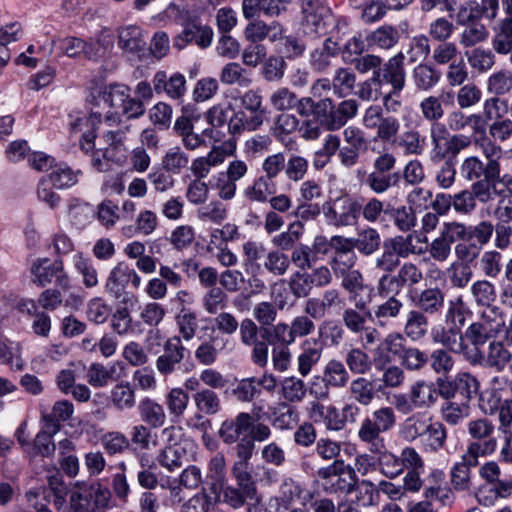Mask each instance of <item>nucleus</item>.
Here are the masks:
<instances>
[{
  "mask_svg": "<svg viewBox=\"0 0 512 512\" xmlns=\"http://www.w3.org/2000/svg\"><path fill=\"white\" fill-rule=\"evenodd\" d=\"M274 193V183L259 176L243 190L244 198L251 203H266Z\"/></svg>",
  "mask_w": 512,
  "mask_h": 512,
  "instance_id": "43",
  "label": "nucleus"
},
{
  "mask_svg": "<svg viewBox=\"0 0 512 512\" xmlns=\"http://www.w3.org/2000/svg\"><path fill=\"white\" fill-rule=\"evenodd\" d=\"M116 368L114 365L106 367L100 363H93L87 370V381L94 388H102L107 386L114 380Z\"/></svg>",
  "mask_w": 512,
  "mask_h": 512,
  "instance_id": "63",
  "label": "nucleus"
},
{
  "mask_svg": "<svg viewBox=\"0 0 512 512\" xmlns=\"http://www.w3.org/2000/svg\"><path fill=\"white\" fill-rule=\"evenodd\" d=\"M62 263L60 260L51 262L48 258L38 259L31 268L33 282L42 287L50 284L57 272H60Z\"/></svg>",
  "mask_w": 512,
  "mask_h": 512,
  "instance_id": "39",
  "label": "nucleus"
},
{
  "mask_svg": "<svg viewBox=\"0 0 512 512\" xmlns=\"http://www.w3.org/2000/svg\"><path fill=\"white\" fill-rule=\"evenodd\" d=\"M432 419L421 413L413 414L402 423L400 436L408 442H413L418 438L421 439Z\"/></svg>",
  "mask_w": 512,
  "mask_h": 512,
  "instance_id": "38",
  "label": "nucleus"
},
{
  "mask_svg": "<svg viewBox=\"0 0 512 512\" xmlns=\"http://www.w3.org/2000/svg\"><path fill=\"white\" fill-rule=\"evenodd\" d=\"M404 58V54L399 52L391 57L385 64H381L379 69L375 70L373 73L383 85L390 84L391 88L403 90L406 83Z\"/></svg>",
  "mask_w": 512,
  "mask_h": 512,
  "instance_id": "12",
  "label": "nucleus"
},
{
  "mask_svg": "<svg viewBox=\"0 0 512 512\" xmlns=\"http://www.w3.org/2000/svg\"><path fill=\"white\" fill-rule=\"evenodd\" d=\"M152 83L157 94L165 92L172 99H181L186 93V78L179 72L168 78L166 72L158 71L155 73Z\"/></svg>",
  "mask_w": 512,
  "mask_h": 512,
  "instance_id": "16",
  "label": "nucleus"
},
{
  "mask_svg": "<svg viewBox=\"0 0 512 512\" xmlns=\"http://www.w3.org/2000/svg\"><path fill=\"white\" fill-rule=\"evenodd\" d=\"M129 91V88L125 85H109L99 91L97 97H95L97 106L108 109L105 120L110 126L119 123L121 116L137 118L144 113L143 103L132 98Z\"/></svg>",
  "mask_w": 512,
  "mask_h": 512,
  "instance_id": "1",
  "label": "nucleus"
},
{
  "mask_svg": "<svg viewBox=\"0 0 512 512\" xmlns=\"http://www.w3.org/2000/svg\"><path fill=\"white\" fill-rule=\"evenodd\" d=\"M512 496V478H501L491 488L479 489L477 493L478 502L484 506H493L495 502L501 498H509Z\"/></svg>",
  "mask_w": 512,
  "mask_h": 512,
  "instance_id": "32",
  "label": "nucleus"
},
{
  "mask_svg": "<svg viewBox=\"0 0 512 512\" xmlns=\"http://www.w3.org/2000/svg\"><path fill=\"white\" fill-rule=\"evenodd\" d=\"M189 164V156L179 146L169 148L162 158V167L167 172L179 174Z\"/></svg>",
  "mask_w": 512,
  "mask_h": 512,
  "instance_id": "59",
  "label": "nucleus"
},
{
  "mask_svg": "<svg viewBox=\"0 0 512 512\" xmlns=\"http://www.w3.org/2000/svg\"><path fill=\"white\" fill-rule=\"evenodd\" d=\"M304 232V226L301 222L296 221L289 224L288 229L275 235L271 242L277 247V250L285 251L294 248L295 243L301 238Z\"/></svg>",
  "mask_w": 512,
  "mask_h": 512,
  "instance_id": "56",
  "label": "nucleus"
},
{
  "mask_svg": "<svg viewBox=\"0 0 512 512\" xmlns=\"http://www.w3.org/2000/svg\"><path fill=\"white\" fill-rule=\"evenodd\" d=\"M409 393L418 409L429 408L438 400V391L435 384L431 381L418 380L414 382Z\"/></svg>",
  "mask_w": 512,
  "mask_h": 512,
  "instance_id": "28",
  "label": "nucleus"
},
{
  "mask_svg": "<svg viewBox=\"0 0 512 512\" xmlns=\"http://www.w3.org/2000/svg\"><path fill=\"white\" fill-rule=\"evenodd\" d=\"M286 0H243L242 12L246 19L259 16L276 17L286 10Z\"/></svg>",
  "mask_w": 512,
  "mask_h": 512,
  "instance_id": "22",
  "label": "nucleus"
},
{
  "mask_svg": "<svg viewBox=\"0 0 512 512\" xmlns=\"http://www.w3.org/2000/svg\"><path fill=\"white\" fill-rule=\"evenodd\" d=\"M147 424H137L131 428V442L141 450H151L158 445V435Z\"/></svg>",
  "mask_w": 512,
  "mask_h": 512,
  "instance_id": "55",
  "label": "nucleus"
},
{
  "mask_svg": "<svg viewBox=\"0 0 512 512\" xmlns=\"http://www.w3.org/2000/svg\"><path fill=\"white\" fill-rule=\"evenodd\" d=\"M193 447V443L187 442L184 443L183 447H162L155 459L162 468L168 472H174L188 461L187 452Z\"/></svg>",
  "mask_w": 512,
  "mask_h": 512,
  "instance_id": "24",
  "label": "nucleus"
},
{
  "mask_svg": "<svg viewBox=\"0 0 512 512\" xmlns=\"http://www.w3.org/2000/svg\"><path fill=\"white\" fill-rule=\"evenodd\" d=\"M197 410L205 415H214L221 410V400L211 389H201L193 395Z\"/></svg>",
  "mask_w": 512,
  "mask_h": 512,
  "instance_id": "52",
  "label": "nucleus"
},
{
  "mask_svg": "<svg viewBox=\"0 0 512 512\" xmlns=\"http://www.w3.org/2000/svg\"><path fill=\"white\" fill-rule=\"evenodd\" d=\"M396 423V416L391 407H381L367 415L360 423L357 436L370 452L383 451L386 444L383 433L391 430Z\"/></svg>",
  "mask_w": 512,
  "mask_h": 512,
  "instance_id": "2",
  "label": "nucleus"
},
{
  "mask_svg": "<svg viewBox=\"0 0 512 512\" xmlns=\"http://www.w3.org/2000/svg\"><path fill=\"white\" fill-rule=\"evenodd\" d=\"M135 289L141 285V277L124 261L118 262L109 272L105 281V291L119 299L129 284Z\"/></svg>",
  "mask_w": 512,
  "mask_h": 512,
  "instance_id": "8",
  "label": "nucleus"
},
{
  "mask_svg": "<svg viewBox=\"0 0 512 512\" xmlns=\"http://www.w3.org/2000/svg\"><path fill=\"white\" fill-rule=\"evenodd\" d=\"M460 175L468 182H476L483 179L497 178L498 174L493 170V164L483 162L478 156L472 155L464 158L460 164Z\"/></svg>",
  "mask_w": 512,
  "mask_h": 512,
  "instance_id": "21",
  "label": "nucleus"
},
{
  "mask_svg": "<svg viewBox=\"0 0 512 512\" xmlns=\"http://www.w3.org/2000/svg\"><path fill=\"white\" fill-rule=\"evenodd\" d=\"M267 110H246L236 111L228 122V131L231 135H240L244 131L253 132L263 125L267 118Z\"/></svg>",
  "mask_w": 512,
  "mask_h": 512,
  "instance_id": "13",
  "label": "nucleus"
},
{
  "mask_svg": "<svg viewBox=\"0 0 512 512\" xmlns=\"http://www.w3.org/2000/svg\"><path fill=\"white\" fill-rule=\"evenodd\" d=\"M169 414L175 418L183 416L189 404V395L183 388L174 387L165 396Z\"/></svg>",
  "mask_w": 512,
  "mask_h": 512,
  "instance_id": "62",
  "label": "nucleus"
},
{
  "mask_svg": "<svg viewBox=\"0 0 512 512\" xmlns=\"http://www.w3.org/2000/svg\"><path fill=\"white\" fill-rule=\"evenodd\" d=\"M128 129L129 127L125 126L124 128H120L116 131L109 130L102 135L101 141H103L104 146L98 150L94 149L91 151V163L96 170H106L107 164L105 161H110L119 165L126 161L127 147L125 142L126 132Z\"/></svg>",
  "mask_w": 512,
  "mask_h": 512,
  "instance_id": "4",
  "label": "nucleus"
},
{
  "mask_svg": "<svg viewBox=\"0 0 512 512\" xmlns=\"http://www.w3.org/2000/svg\"><path fill=\"white\" fill-rule=\"evenodd\" d=\"M118 45L127 52H137L145 45L142 29L136 25H128L118 30Z\"/></svg>",
  "mask_w": 512,
  "mask_h": 512,
  "instance_id": "44",
  "label": "nucleus"
},
{
  "mask_svg": "<svg viewBox=\"0 0 512 512\" xmlns=\"http://www.w3.org/2000/svg\"><path fill=\"white\" fill-rule=\"evenodd\" d=\"M102 123V114L98 111L89 115L78 113L70 115L69 126L72 132L82 133L80 147L85 153H90L95 147V130Z\"/></svg>",
  "mask_w": 512,
  "mask_h": 512,
  "instance_id": "9",
  "label": "nucleus"
},
{
  "mask_svg": "<svg viewBox=\"0 0 512 512\" xmlns=\"http://www.w3.org/2000/svg\"><path fill=\"white\" fill-rule=\"evenodd\" d=\"M470 413V406L467 402L458 403L455 401H446L442 404L440 414L442 420L451 426L461 424Z\"/></svg>",
  "mask_w": 512,
  "mask_h": 512,
  "instance_id": "51",
  "label": "nucleus"
},
{
  "mask_svg": "<svg viewBox=\"0 0 512 512\" xmlns=\"http://www.w3.org/2000/svg\"><path fill=\"white\" fill-rule=\"evenodd\" d=\"M60 430V425H56L53 421L44 424L34 439L35 454L43 457L51 456L55 451L53 436Z\"/></svg>",
  "mask_w": 512,
  "mask_h": 512,
  "instance_id": "46",
  "label": "nucleus"
},
{
  "mask_svg": "<svg viewBox=\"0 0 512 512\" xmlns=\"http://www.w3.org/2000/svg\"><path fill=\"white\" fill-rule=\"evenodd\" d=\"M404 342L405 339L400 333L388 334L377 347L374 354V361L381 364L390 362L391 359L389 354L401 357L406 349Z\"/></svg>",
  "mask_w": 512,
  "mask_h": 512,
  "instance_id": "29",
  "label": "nucleus"
},
{
  "mask_svg": "<svg viewBox=\"0 0 512 512\" xmlns=\"http://www.w3.org/2000/svg\"><path fill=\"white\" fill-rule=\"evenodd\" d=\"M431 340L434 344H440L454 353H465L466 346L463 344V335L460 327L436 325L430 331Z\"/></svg>",
  "mask_w": 512,
  "mask_h": 512,
  "instance_id": "19",
  "label": "nucleus"
},
{
  "mask_svg": "<svg viewBox=\"0 0 512 512\" xmlns=\"http://www.w3.org/2000/svg\"><path fill=\"white\" fill-rule=\"evenodd\" d=\"M302 14L301 29L312 37L324 35L333 21L330 9L315 0L303 1Z\"/></svg>",
  "mask_w": 512,
  "mask_h": 512,
  "instance_id": "7",
  "label": "nucleus"
},
{
  "mask_svg": "<svg viewBox=\"0 0 512 512\" xmlns=\"http://www.w3.org/2000/svg\"><path fill=\"white\" fill-rule=\"evenodd\" d=\"M400 39L397 28L390 25H383L366 36L369 47L388 50L393 48Z\"/></svg>",
  "mask_w": 512,
  "mask_h": 512,
  "instance_id": "36",
  "label": "nucleus"
},
{
  "mask_svg": "<svg viewBox=\"0 0 512 512\" xmlns=\"http://www.w3.org/2000/svg\"><path fill=\"white\" fill-rule=\"evenodd\" d=\"M323 353L321 343L315 339H305L300 344L297 356V371L303 378L307 377L319 363Z\"/></svg>",
  "mask_w": 512,
  "mask_h": 512,
  "instance_id": "17",
  "label": "nucleus"
},
{
  "mask_svg": "<svg viewBox=\"0 0 512 512\" xmlns=\"http://www.w3.org/2000/svg\"><path fill=\"white\" fill-rule=\"evenodd\" d=\"M220 81L225 85L248 87L252 83L250 74L237 62L225 64L219 74Z\"/></svg>",
  "mask_w": 512,
  "mask_h": 512,
  "instance_id": "47",
  "label": "nucleus"
},
{
  "mask_svg": "<svg viewBox=\"0 0 512 512\" xmlns=\"http://www.w3.org/2000/svg\"><path fill=\"white\" fill-rule=\"evenodd\" d=\"M321 379L332 389H340L348 384L350 376L341 361L332 359L323 367Z\"/></svg>",
  "mask_w": 512,
  "mask_h": 512,
  "instance_id": "30",
  "label": "nucleus"
},
{
  "mask_svg": "<svg viewBox=\"0 0 512 512\" xmlns=\"http://www.w3.org/2000/svg\"><path fill=\"white\" fill-rule=\"evenodd\" d=\"M412 301L417 307L416 310L426 315L441 313L445 304V294L438 287L425 288L412 296Z\"/></svg>",
  "mask_w": 512,
  "mask_h": 512,
  "instance_id": "18",
  "label": "nucleus"
},
{
  "mask_svg": "<svg viewBox=\"0 0 512 512\" xmlns=\"http://www.w3.org/2000/svg\"><path fill=\"white\" fill-rule=\"evenodd\" d=\"M447 438L448 431L444 423L432 419L421 438L422 450L426 453H438L445 449Z\"/></svg>",
  "mask_w": 512,
  "mask_h": 512,
  "instance_id": "23",
  "label": "nucleus"
},
{
  "mask_svg": "<svg viewBox=\"0 0 512 512\" xmlns=\"http://www.w3.org/2000/svg\"><path fill=\"white\" fill-rule=\"evenodd\" d=\"M423 280L422 270L412 262H404L397 274H383L377 282V293L381 297L398 294L404 287H413Z\"/></svg>",
  "mask_w": 512,
  "mask_h": 512,
  "instance_id": "6",
  "label": "nucleus"
},
{
  "mask_svg": "<svg viewBox=\"0 0 512 512\" xmlns=\"http://www.w3.org/2000/svg\"><path fill=\"white\" fill-rule=\"evenodd\" d=\"M381 244V237L378 231L368 227L358 232V237L354 238V246L361 254L371 255L376 252Z\"/></svg>",
  "mask_w": 512,
  "mask_h": 512,
  "instance_id": "61",
  "label": "nucleus"
},
{
  "mask_svg": "<svg viewBox=\"0 0 512 512\" xmlns=\"http://www.w3.org/2000/svg\"><path fill=\"white\" fill-rule=\"evenodd\" d=\"M455 390L468 403L479 391V381L475 376L467 372H459L453 379Z\"/></svg>",
  "mask_w": 512,
  "mask_h": 512,
  "instance_id": "64",
  "label": "nucleus"
},
{
  "mask_svg": "<svg viewBox=\"0 0 512 512\" xmlns=\"http://www.w3.org/2000/svg\"><path fill=\"white\" fill-rule=\"evenodd\" d=\"M478 321L485 327L494 338L505 332L506 317L503 310L498 306H488L480 314Z\"/></svg>",
  "mask_w": 512,
  "mask_h": 512,
  "instance_id": "40",
  "label": "nucleus"
},
{
  "mask_svg": "<svg viewBox=\"0 0 512 512\" xmlns=\"http://www.w3.org/2000/svg\"><path fill=\"white\" fill-rule=\"evenodd\" d=\"M263 267L271 275L281 277L289 271L290 259L280 250H271L264 257Z\"/></svg>",
  "mask_w": 512,
  "mask_h": 512,
  "instance_id": "60",
  "label": "nucleus"
},
{
  "mask_svg": "<svg viewBox=\"0 0 512 512\" xmlns=\"http://www.w3.org/2000/svg\"><path fill=\"white\" fill-rule=\"evenodd\" d=\"M320 105L323 106L325 110L322 114L321 125L327 131H337L348 122L345 117L340 114V110L333 104L331 99L326 98L322 100Z\"/></svg>",
  "mask_w": 512,
  "mask_h": 512,
  "instance_id": "58",
  "label": "nucleus"
},
{
  "mask_svg": "<svg viewBox=\"0 0 512 512\" xmlns=\"http://www.w3.org/2000/svg\"><path fill=\"white\" fill-rule=\"evenodd\" d=\"M228 215V210L220 199L210 201L202 205L196 212L198 220L210 222L216 225L221 224Z\"/></svg>",
  "mask_w": 512,
  "mask_h": 512,
  "instance_id": "53",
  "label": "nucleus"
},
{
  "mask_svg": "<svg viewBox=\"0 0 512 512\" xmlns=\"http://www.w3.org/2000/svg\"><path fill=\"white\" fill-rule=\"evenodd\" d=\"M308 417L314 423L324 424L329 431H340L345 427V420L335 406L316 400L310 402Z\"/></svg>",
  "mask_w": 512,
  "mask_h": 512,
  "instance_id": "14",
  "label": "nucleus"
},
{
  "mask_svg": "<svg viewBox=\"0 0 512 512\" xmlns=\"http://www.w3.org/2000/svg\"><path fill=\"white\" fill-rule=\"evenodd\" d=\"M370 319H372V313L362 300L356 302L355 307L345 309L342 314L343 324L355 334L362 332Z\"/></svg>",
  "mask_w": 512,
  "mask_h": 512,
  "instance_id": "25",
  "label": "nucleus"
},
{
  "mask_svg": "<svg viewBox=\"0 0 512 512\" xmlns=\"http://www.w3.org/2000/svg\"><path fill=\"white\" fill-rule=\"evenodd\" d=\"M304 380L296 376L285 377L280 383V396L286 403H300L307 395Z\"/></svg>",
  "mask_w": 512,
  "mask_h": 512,
  "instance_id": "37",
  "label": "nucleus"
},
{
  "mask_svg": "<svg viewBox=\"0 0 512 512\" xmlns=\"http://www.w3.org/2000/svg\"><path fill=\"white\" fill-rule=\"evenodd\" d=\"M429 136L431 142L430 159L432 161L446 160L448 158V141L449 130L443 123L431 124L429 128Z\"/></svg>",
  "mask_w": 512,
  "mask_h": 512,
  "instance_id": "26",
  "label": "nucleus"
},
{
  "mask_svg": "<svg viewBox=\"0 0 512 512\" xmlns=\"http://www.w3.org/2000/svg\"><path fill=\"white\" fill-rule=\"evenodd\" d=\"M227 475L226 458L223 453L214 454L207 463L206 478L211 482L213 492L223 488Z\"/></svg>",
  "mask_w": 512,
  "mask_h": 512,
  "instance_id": "42",
  "label": "nucleus"
},
{
  "mask_svg": "<svg viewBox=\"0 0 512 512\" xmlns=\"http://www.w3.org/2000/svg\"><path fill=\"white\" fill-rule=\"evenodd\" d=\"M244 37L254 44H261L265 39L274 43L284 38V29L279 22L266 23L262 20H254L247 24L244 29Z\"/></svg>",
  "mask_w": 512,
  "mask_h": 512,
  "instance_id": "15",
  "label": "nucleus"
},
{
  "mask_svg": "<svg viewBox=\"0 0 512 512\" xmlns=\"http://www.w3.org/2000/svg\"><path fill=\"white\" fill-rule=\"evenodd\" d=\"M505 341H492L488 346L487 365L497 372H502L512 361V352L506 347Z\"/></svg>",
  "mask_w": 512,
  "mask_h": 512,
  "instance_id": "41",
  "label": "nucleus"
},
{
  "mask_svg": "<svg viewBox=\"0 0 512 512\" xmlns=\"http://www.w3.org/2000/svg\"><path fill=\"white\" fill-rule=\"evenodd\" d=\"M389 297L382 303L374 306L372 310V317L375 318L379 326H385L391 319L397 318L404 307L402 300L395 295L390 294Z\"/></svg>",
  "mask_w": 512,
  "mask_h": 512,
  "instance_id": "33",
  "label": "nucleus"
},
{
  "mask_svg": "<svg viewBox=\"0 0 512 512\" xmlns=\"http://www.w3.org/2000/svg\"><path fill=\"white\" fill-rule=\"evenodd\" d=\"M252 428V415L240 412L234 418L225 419L218 430L219 438L223 443L231 445L249 433Z\"/></svg>",
  "mask_w": 512,
  "mask_h": 512,
  "instance_id": "11",
  "label": "nucleus"
},
{
  "mask_svg": "<svg viewBox=\"0 0 512 512\" xmlns=\"http://www.w3.org/2000/svg\"><path fill=\"white\" fill-rule=\"evenodd\" d=\"M429 327V321L427 315L419 310H410L406 315V321L404 325V334L411 341L417 342L422 340Z\"/></svg>",
  "mask_w": 512,
  "mask_h": 512,
  "instance_id": "31",
  "label": "nucleus"
},
{
  "mask_svg": "<svg viewBox=\"0 0 512 512\" xmlns=\"http://www.w3.org/2000/svg\"><path fill=\"white\" fill-rule=\"evenodd\" d=\"M109 401L119 411L130 410L136 404L135 390L128 381H122L112 387Z\"/></svg>",
  "mask_w": 512,
  "mask_h": 512,
  "instance_id": "34",
  "label": "nucleus"
},
{
  "mask_svg": "<svg viewBox=\"0 0 512 512\" xmlns=\"http://www.w3.org/2000/svg\"><path fill=\"white\" fill-rule=\"evenodd\" d=\"M414 236L408 234L407 236H396L386 240L385 245L395 253V256L400 258H408L410 255H418L422 253V249L413 244Z\"/></svg>",
  "mask_w": 512,
  "mask_h": 512,
  "instance_id": "57",
  "label": "nucleus"
},
{
  "mask_svg": "<svg viewBox=\"0 0 512 512\" xmlns=\"http://www.w3.org/2000/svg\"><path fill=\"white\" fill-rule=\"evenodd\" d=\"M466 339L475 346V352L472 356H469L467 352H465L466 357L471 362H476L478 359L482 357L481 353L478 350L479 346H483L490 338H494L490 335V332L481 325V323L477 320L471 323L465 330Z\"/></svg>",
  "mask_w": 512,
  "mask_h": 512,
  "instance_id": "50",
  "label": "nucleus"
},
{
  "mask_svg": "<svg viewBox=\"0 0 512 512\" xmlns=\"http://www.w3.org/2000/svg\"><path fill=\"white\" fill-rule=\"evenodd\" d=\"M479 457H475V463H470L467 457V451L462 455L461 462L456 463L451 470V482L455 489L463 491L469 488L470 468L478 465Z\"/></svg>",
  "mask_w": 512,
  "mask_h": 512,
  "instance_id": "49",
  "label": "nucleus"
},
{
  "mask_svg": "<svg viewBox=\"0 0 512 512\" xmlns=\"http://www.w3.org/2000/svg\"><path fill=\"white\" fill-rule=\"evenodd\" d=\"M495 431L494 422L486 417L471 419L467 423V433L472 440L466 448L470 463H475V457H487L495 453L498 447Z\"/></svg>",
  "mask_w": 512,
  "mask_h": 512,
  "instance_id": "3",
  "label": "nucleus"
},
{
  "mask_svg": "<svg viewBox=\"0 0 512 512\" xmlns=\"http://www.w3.org/2000/svg\"><path fill=\"white\" fill-rule=\"evenodd\" d=\"M175 321L181 340L190 341L194 338L198 329L196 312L189 308H182L176 315Z\"/></svg>",
  "mask_w": 512,
  "mask_h": 512,
  "instance_id": "54",
  "label": "nucleus"
},
{
  "mask_svg": "<svg viewBox=\"0 0 512 512\" xmlns=\"http://www.w3.org/2000/svg\"><path fill=\"white\" fill-rule=\"evenodd\" d=\"M301 494L300 484L291 477H285L279 486L278 495L270 500V507L274 508V512H288Z\"/></svg>",
  "mask_w": 512,
  "mask_h": 512,
  "instance_id": "20",
  "label": "nucleus"
},
{
  "mask_svg": "<svg viewBox=\"0 0 512 512\" xmlns=\"http://www.w3.org/2000/svg\"><path fill=\"white\" fill-rule=\"evenodd\" d=\"M72 263L77 274L81 276L85 288L92 289L98 286V271L89 257L78 252L72 257Z\"/></svg>",
  "mask_w": 512,
  "mask_h": 512,
  "instance_id": "35",
  "label": "nucleus"
},
{
  "mask_svg": "<svg viewBox=\"0 0 512 512\" xmlns=\"http://www.w3.org/2000/svg\"><path fill=\"white\" fill-rule=\"evenodd\" d=\"M486 89L493 97L509 94L512 91V71L501 69L492 73L487 79Z\"/></svg>",
  "mask_w": 512,
  "mask_h": 512,
  "instance_id": "48",
  "label": "nucleus"
},
{
  "mask_svg": "<svg viewBox=\"0 0 512 512\" xmlns=\"http://www.w3.org/2000/svg\"><path fill=\"white\" fill-rule=\"evenodd\" d=\"M138 410L142 421L152 428H160L166 422L167 416L163 405L152 398H143Z\"/></svg>",
  "mask_w": 512,
  "mask_h": 512,
  "instance_id": "27",
  "label": "nucleus"
},
{
  "mask_svg": "<svg viewBox=\"0 0 512 512\" xmlns=\"http://www.w3.org/2000/svg\"><path fill=\"white\" fill-rule=\"evenodd\" d=\"M163 349L164 353L157 357L155 365L159 374L166 377L175 372L176 366L184 360L187 349L180 336L168 338Z\"/></svg>",
  "mask_w": 512,
  "mask_h": 512,
  "instance_id": "10",
  "label": "nucleus"
},
{
  "mask_svg": "<svg viewBox=\"0 0 512 512\" xmlns=\"http://www.w3.org/2000/svg\"><path fill=\"white\" fill-rule=\"evenodd\" d=\"M396 143L405 155L420 156L424 153L427 146L426 137L421 135L416 129L404 131Z\"/></svg>",
  "mask_w": 512,
  "mask_h": 512,
  "instance_id": "45",
  "label": "nucleus"
},
{
  "mask_svg": "<svg viewBox=\"0 0 512 512\" xmlns=\"http://www.w3.org/2000/svg\"><path fill=\"white\" fill-rule=\"evenodd\" d=\"M362 204L343 191L336 198L326 201L323 205V214L326 222L336 228L353 226L357 223Z\"/></svg>",
  "mask_w": 512,
  "mask_h": 512,
  "instance_id": "5",
  "label": "nucleus"
}]
</instances>
